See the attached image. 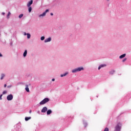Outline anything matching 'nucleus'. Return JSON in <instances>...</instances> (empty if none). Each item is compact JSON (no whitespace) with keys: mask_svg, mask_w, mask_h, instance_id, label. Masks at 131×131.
I'll return each instance as SVG.
<instances>
[{"mask_svg":"<svg viewBox=\"0 0 131 131\" xmlns=\"http://www.w3.org/2000/svg\"><path fill=\"white\" fill-rule=\"evenodd\" d=\"M50 101V99L48 98H46L44 99H43L41 102H39L40 105H45V104H47L48 102Z\"/></svg>","mask_w":131,"mask_h":131,"instance_id":"f257e3e1","label":"nucleus"},{"mask_svg":"<svg viewBox=\"0 0 131 131\" xmlns=\"http://www.w3.org/2000/svg\"><path fill=\"white\" fill-rule=\"evenodd\" d=\"M120 129H121V124L119 123L115 126V130L114 131H120Z\"/></svg>","mask_w":131,"mask_h":131,"instance_id":"f03ea898","label":"nucleus"},{"mask_svg":"<svg viewBox=\"0 0 131 131\" xmlns=\"http://www.w3.org/2000/svg\"><path fill=\"white\" fill-rule=\"evenodd\" d=\"M8 101H12L13 100V95L10 94L7 97Z\"/></svg>","mask_w":131,"mask_h":131,"instance_id":"7ed1b4c3","label":"nucleus"},{"mask_svg":"<svg viewBox=\"0 0 131 131\" xmlns=\"http://www.w3.org/2000/svg\"><path fill=\"white\" fill-rule=\"evenodd\" d=\"M49 11V9H47L46 11L44 12L42 14H40V15H39V17H45V16H46L47 13H48Z\"/></svg>","mask_w":131,"mask_h":131,"instance_id":"20e7f679","label":"nucleus"},{"mask_svg":"<svg viewBox=\"0 0 131 131\" xmlns=\"http://www.w3.org/2000/svg\"><path fill=\"white\" fill-rule=\"evenodd\" d=\"M48 111V107L47 106L43 107L41 110V112L43 113H46Z\"/></svg>","mask_w":131,"mask_h":131,"instance_id":"39448f33","label":"nucleus"},{"mask_svg":"<svg viewBox=\"0 0 131 131\" xmlns=\"http://www.w3.org/2000/svg\"><path fill=\"white\" fill-rule=\"evenodd\" d=\"M32 4H33V1L31 0L30 1H29L27 4V7H30V6H31L32 5Z\"/></svg>","mask_w":131,"mask_h":131,"instance_id":"423d86ee","label":"nucleus"},{"mask_svg":"<svg viewBox=\"0 0 131 131\" xmlns=\"http://www.w3.org/2000/svg\"><path fill=\"white\" fill-rule=\"evenodd\" d=\"M51 40H52V38L49 37L45 40V42H49V41H51Z\"/></svg>","mask_w":131,"mask_h":131,"instance_id":"0eeeda50","label":"nucleus"},{"mask_svg":"<svg viewBox=\"0 0 131 131\" xmlns=\"http://www.w3.org/2000/svg\"><path fill=\"white\" fill-rule=\"evenodd\" d=\"M125 56H126V54H122L121 56H120L119 58L123 59V58H124V57H125Z\"/></svg>","mask_w":131,"mask_h":131,"instance_id":"6e6552de","label":"nucleus"},{"mask_svg":"<svg viewBox=\"0 0 131 131\" xmlns=\"http://www.w3.org/2000/svg\"><path fill=\"white\" fill-rule=\"evenodd\" d=\"M72 72L73 73H75L76 72H78V70H77V69H74V70H72Z\"/></svg>","mask_w":131,"mask_h":131,"instance_id":"1a4fd4ad","label":"nucleus"},{"mask_svg":"<svg viewBox=\"0 0 131 131\" xmlns=\"http://www.w3.org/2000/svg\"><path fill=\"white\" fill-rule=\"evenodd\" d=\"M105 66H106V64H102L101 66H100L98 67V70H100L101 68H102V67H105Z\"/></svg>","mask_w":131,"mask_h":131,"instance_id":"9d476101","label":"nucleus"},{"mask_svg":"<svg viewBox=\"0 0 131 131\" xmlns=\"http://www.w3.org/2000/svg\"><path fill=\"white\" fill-rule=\"evenodd\" d=\"M47 115H50V114L52 113V110H49L48 111H47Z\"/></svg>","mask_w":131,"mask_h":131,"instance_id":"9b49d317","label":"nucleus"},{"mask_svg":"<svg viewBox=\"0 0 131 131\" xmlns=\"http://www.w3.org/2000/svg\"><path fill=\"white\" fill-rule=\"evenodd\" d=\"M25 90H26V92L29 93V88H28V85H26V88H25Z\"/></svg>","mask_w":131,"mask_h":131,"instance_id":"f8f14e48","label":"nucleus"},{"mask_svg":"<svg viewBox=\"0 0 131 131\" xmlns=\"http://www.w3.org/2000/svg\"><path fill=\"white\" fill-rule=\"evenodd\" d=\"M28 8L29 13H31V11H32V8H31L30 6L28 7Z\"/></svg>","mask_w":131,"mask_h":131,"instance_id":"ddd939ff","label":"nucleus"},{"mask_svg":"<svg viewBox=\"0 0 131 131\" xmlns=\"http://www.w3.org/2000/svg\"><path fill=\"white\" fill-rule=\"evenodd\" d=\"M77 69L78 70V72H79L81 71V70H83V68H78Z\"/></svg>","mask_w":131,"mask_h":131,"instance_id":"4468645a","label":"nucleus"},{"mask_svg":"<svg viewBox=\"0 0 131 131\" xmlns=\"http://www.w3.org/2000/svg\"><path fill=\"white\" fill-rule=\"evenodd\" d=\"M67 74H68V73H64L63 74L61 75L60 76H61V77H64V76H66L67 75Z\"/></svg>","mask_w":131,"mask_h":131,"instance_id":"2eb2a0df","label":"nucleus"},{"mask_svg":"<svg viewBox=\"0 0 131 131\" xmlns=\"http://www.w3.org/2000/svg\"><path fill=\"white\" fill-rule=\"evenodd\" d=\"M27 55V50H25L24 53V57H26Z\"/></svg>","mask_w":131,"mask_h":131,"instance_id":"dca6fc26","label":"nucleus"},{"mask_svg":"<svg viewBox=\"0 0 131 131\" xmlns=\"http://www.w3.org/2000/svg\"><path fill=\"white\" fill-rule=\"evenodd\" d=\"M114 73H115V71L114 70H112L110 72V74H114Z\"/></svg>","mask_w":131,"mask_h":131,"instance_id":"f3484780","label":"nucleus"},{"mask_svg":"<svg viewBox=\"0 0 131 131\" xmlns=\"http://www.w3.org/2000/svg\"><path fill=\"white\" fill-rule=\"evenodd\" d=\"M29 119H31V117H26L25 118L26 121H28V120H29Z\"/></svg>","mask_w":131,"mask_h":131,"instance_id":"a211bd4d","label":"nucleus"},{"mask_svg":"<svg viewBox=\"0 0 131 131\" xmlns=\"http://www.w3.org/2000/svg\"><path fill=\"white\" fill-rule=\"evenodd\" d=\"M10 16H11V12H9L8 14V15L7 16V19H9V18H10Z\"/></svg>","mask_w":131,"mask_h":131,"instance_id":"6ab92c4d","label":"nucleus"},{"mask_svg":"<svg viewBox=\"0 0 131 131\" xmlns=\"http://www.w3.org/2000/svg\"><path fill=\"white\" fill-rule=\"evenodd\" d=\"M1 79H4V77L5 76V74H2V75H1Z\"/></svg>","mask_w":131,"mask_h":131,"instance_id":"aec40b11","label":"nucleus"},{"mask_svg":"<svg viewBox=\"0 0 131 131\" xmlns=\"http://www.w3.org/2000/svg\"><path fill=\"white\" fill-rule=\"evenodd\" d=\"M22 17H23V14H21L20 15H19L18 18H19V19H21Z\"/></svg>","mask_w":131,"mask_h":131,"instance_id":"412c9836","label":"nucleus"},{"mask_svg":"<svg viewBox=\"0 0 131 131\" xmlns=\"http://www.w3.org/2000/svg\"><path fill=\"white\" fill-rule=\"evenodd\" d=\"M30 36H31L30 34H27V38H30Z\"/></svg>","mask_w":131,"mask_h":131,"instance_id":"4be33fe9","label":"nucleus"},{"mask_svg":"<svg viewBox=\"0 0 131 131\" xmlns=\"http://www.w3.org/2000/svg\"><path fill=\"white\" fill-rule=\"evenodd\" d=\"M41 40H45V36H42L40 38Z\"/></svg>","mask_w":131,"mask_h":131,"instance_id":"5701e85b","label":"nucleus"},{"mask_svg":"<svg viewBox=\"0 0 131 131\" xmlns=\"http://www.w3.org/2000/svg\"><path fill=\"white\" fill-rule=\"evenodd\" d=\"M125 61H126V58L123 59L122 62H125Z\"/></svg>","mask_w":131,"mask_h":131,"instance_id":"b1692460","label":"nucleus"},{"mask_svg":"<svg viewBox=\"0 0 131 131\" xmlns=\"http://www.w3.org/2000/svg\"><path fill=\"white\" fill-rule=\"evenodd\" d=\"M5 94H7V91H4L3 92V95H5Z\"/></svg>","mask_w":131,"mask_h":131,"instance_id":"393cba45","label":"nucleus"},{"mask_svg":"<svg viewBox=\"0 0 131 131\" xmlns=\"http://www.w3.org/2000/svg\"><path fill=\"white\" fill-rule=\"evenodd\" d=\"M3 97V95H0V100H3V98H2Z\"/></svg>","mask_w":131,"mask_h":131,"instance_id":"a878e982","label":"nucleus"},{"mask_svg":"<svg viewBox=\"0 0 131 131\" xmlns=\"http://www.w3.org/2000/svg\"><path fill=\"white\" fill-rule=\"evenodd\" d=\"M50 15H51V16H53V15H54V14H53V13H50Z\"/></svg>","mask_w":131,"mask_h":131,"instance_id":"bb28decb","label":"nucleus"},{"mask_svg":"<svg viewBox=\"0 0 131 131\" xmlns=\"http://www.w3.org/2000/svg\"><path fill=\"white\" fill-rule=\"evenodd\" d=\"M52 81H55V79H52Z\"/></svg>","mask_w":131,"mask_h":131,"instance_id":"cd10ccee","label":"nucleus"},{"mask_svg":"<svg viewBox=\"0 0 131 131\" xmlns=\"http://www.w3.org/2000/svg\"><path fill=\"white\" fill-rule=\"evenodd\" d=\"M6 86H7V84H4V87H5V88H6Z\"/></svg>","mask_w":131,"mask_h":131,"instance_id":"c85d7f7f","label":"nucleus"},{"mask_svg":"<svg viewBox=\"0 0 131 131\" xmlns=\"http://www.w3.org/2000/svg\"><path fill=\"white\" fill-rule=\"evenodd\" d=\"M0 57H3V55L1 53H0Z\"/></svg>","mask_w":131,"mask_h":131,"instance_id":"c756f323","label":"nucleus"},{"mask_svg":"<svg viewBox=\"0 0 131 131\" xmlns=\"http://www.w3.org/2000/svg\"><path fill=\"white\" fill-rule=\"evenodd\" d=\"M2 14H3V15H5V12H3Z\"/></svg>","mask_w":131,"mask_h":131,"instance_id":"7c9ffc66","label":"nucleus"},{"mask_svg":"<svg viewBox=\"0 0 131 131\" xmlns=\"http://www.w3.org/2000/svg\"><path fill=\"white\" fill-rule=\"evenodd\" d=\"M29 113H31V110L30 111Z\"/></svg>","mask_w":131,"mask_h":131,"instance_id":"2f4dec72","label":"nucleus"},{"mask_svg":"<svg viewBox=\"0 0 131 131\" xmlns=\"http://www.w3.org/2000/svg\"><path fill=\"white\" fill-rule=\"evenodd\" d=\"M86 125H87V124H85V127L86 126Z\"/></svg>","mask_w":131,"mask_h":131,"instance_id":"473e14b6","label":"nucleus"},{"mask_svg":"<svg viewBox=\"0 0 131 131\" xmlns=\"http://www.w3.org/2000/svg\"><path fill=\"white\" fill-rule=\"evenodd\" d=\"M25 35H26V33H25Z\"/></svg>","mask_w":131,"mask_h":131,"instance_id":"72a5a7b5","label":"nucleus"},{"mask_svg":"<svg viewBox=\"0 0 131 131\" xmlns=\"http://www.w3.org/2000/svg\"><path fill=\"white\" fill-rule=\"evenodd\" d=\"M107 1H109V0H107Z\"/></svg>","mask_w":131,"mask_h":131,"instance_id":"f704fd0d","label":"nucleus"}]
</instances>
